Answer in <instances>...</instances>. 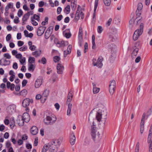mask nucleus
I'll use <instances>...</instances> for the list:
<instances>
[{"label":"nucleus","mask_w":152,"mask_h":152,"mask_svg":"<svg viewBox=\"0 0 152 152\" xmlns=\"http://www.w3.org/2000/svg\"><path fill=\"white\" fill-rule=\"evenodd\" d=\"M143 24L141 23L140 26L139 28L137 29L134 32L133 37V39L134 40H137L141 35L143 31Z\"/></svg>","instance_id":"1"},{"label":"nucleus","mask_w":152,"mask_h":152,"mask_svg":"<svg viewBox=\"0 0 152 152\" xmlns=\"http://www.w3.org/2000/svg\"><path fill=\"white\" fill-rule=\"evenodd\" d=\"M56 118L54 115H52L51 116H48L44 119V122L47 125H52L56 121Z\"/></svg>","instance_id":"2"},{"label":"nucleus","mask_w":152,"mask_h":152,"mask_svg":"<svg viewBox=\"0 0 152 152\" xmlns=\"http://www.w3.org/2000/svg\"><path fill=\"white\" fill-rule=\"evenodd\" d=\"M59 141L58 140H53L52 142L48 143L47 145L48 148L51 152H54L56 147L57 145H59Z\"/></svg>","instance_id":"3"},{"label":"nucleus","mask_w":152,"mask_h":152,"mask_svg":"<svg viewBox=\"0 0 152 152\" xmlns=\"http://www.w3.org/2000/svg\"><path fill=\"white\" fill-rule=\"evenodd\" d=\"M33 102L32 99H31L28 98L25 99L22 102V105L25 107L26 108V111L29 110L27 107L29 105L30 102L32 103Z\"/></svg>","instance_id":"4"},{"label":"nucleus","mask_w":152,"mask_h":152,"mask_svg":"<svg viewBox=\"0 0 152 152\" xmlns=\"http://www.w3.org/2000/svg\"><path fill=\"white\" fill-rule=\"evenodd\" d=\"M115 86V81L114 80L112 81L109 86V91L110 94L112 95L114 93Z\"/></svg>","instance_id":"5"},{"label":"nucleus","mask_w":152,"mask_h":152,"mask_svg":"<svg viewBox=\"0 0 152 152\" xmlns=\"http://www.w3.org/2000/svg\"><path fill=\"white\" fill-rule=\"evenodd\" d=\"M145 113H144L143 114L140 125V132L142 134L144 130V124L145 123Z\"/></svg>","instance_id":"6"},{"label":"nucleus","mask_w":152,"mask_h":152,"mask_svg":"<svg viewBox=\"0 0 152 152\" xmlns=\"http://www.w3.org/2000/svg\"><path fill=\"white\" fill-rule=\"evenodd\" d=\"M46 28V27L40 26L38 28L37 31V35L38 36H41L44 33Z\"/></svg>","instance_id":"7"},{"label":"nucleus","mask_w":152,"mask_h":152,"mask_svg":"<svg viewBox=\"0 0 152 152\" xmlns=\"http://www.w3.org/2000/svg\"><path fill=\"white\" fill-rule=\"evenodd\" d=\"M109 48L110 49L111 52H112L113 51L114 53V54H113V56L112 55H111V56L113 57L112 59L114 60L115 57V54L116 49V47L114 44H111L109 45Z\"/></svg>","instance_id":"8"},{"label":"nucleus","mask_w":152,"mask_h":152,"mask_svg":"<svg viewBox=\"0 0 152 152\" xmlns=\"http://www.w3.org/2000/svg\"><path fill=\"white\" fill-rule=\"evenodd\" d=\"M96 132V127L93 124V125L91 126V134L93 139L94 140Z\"/></svg>","instance_id":"9"},{"label":"nucleus","mask_w":152,"mask_h":152,"mask_svg":"<svg viewBox=\"0 0 152 152\" xmlns=\"http://www.w3.org/2000/svg\"><path fill=\"white\" fill-rule=\"evenodd\" d=\"M57 72L58 74H62L64 69V67L61 64L58 63L57 66Z\"/></svg>","instance_id":"10"},{"label":"nucleus","mask_w":152,"mask_h":152,"mask_svg":"<svg viewBox=\"0 0 152 152\" xmlns=\"http://www.w3.org/2000/svg\"><path fill=\"white\" fill-rule=\"evenodd\" d=\"M17 122L18 124L20 126H22L24 125V121L21 115L18 116L17 119Z\"/></svg>","instance_id":"11"},{"label":"nucleus","mask_w":152,"mask_h":152,"mask_svg":"<svg viewBox=\"0 0 152 152\" xmlns=\"http://www.w3.org/2000/svg\"><path fill=\"white\" fill-rule=\"evenodd\" d=\"M49 94L48 90H45L43 92L42 96L43 99H41V101L42 103H44L46 100L47 97L48 96Z\"/></svg>","instance_id":"12"},{"label":"nucleus","mask_w":152,"mask_h":152,"mask_svg":"<svg viewBox=\"0 0 152 152\" xmlns=\"http://www.w3.org/2000/svg\"><path fill=\"white\" fill-rule=\"evenodd\" d=\"M7 110L9 113L11 114L15 111L16 110L15 105L14 104L10 105L7 107Z\"/></svg>","instance_id":"13"},{"label":"nucleus","mask_w":152,"mask_h":152,"mask_svg":"<svg viewBox=\"0 0 152 152\" xmlns=\"http://www.w3.org/2000/svg\"><path fill=\"white\" fill-rule=\"evenodd\" d=\"M42 79L41 77L37 78L35 81V87L36 88H39L42 83Z\"/></svg>","instance_id":"14"},{"label":"nucleus","mask_w":152,"mask_h":152,"mask_svg":"<svg viewBox=\"0 0 152 152\" xmlns=\"http://www.w3.org/2000/svg\"><path fill=\"white\" fill-rule=\"evenodd\" d=\"M10 63V61L7 60L4 58H1L0 60V65L2 66L9 65Z\"/></svg>","instance_id":"15"},{"label":"nucleus","mask_w":152,"mask_h":152,"mask_svg":"<svg viewBox=\"0 0 152 152\" xmlns=\"http://www.w3.org/2000/svg\"><path fill=\"white\" fill-rule=\"evenodd\" d=\"M102 57H100L99 58L96 62L95 63V64H94V66H96L99 68L101 67L103 65L102 63Z\"/></svg>","instance_id":"16"},{"label":"nucleus","mask_w":152,"mask_h":152,"mask_svg":"<svg viewBox=\"0 0 152 152\" xmlns=\"http://www.w3.org/2000/svg\"><path fill=\"white\" fill-rule=\"evenodd\" d=\"M70 32L69 29H67L63 31V34L64 36L67 38H69L71 36V34Z\"/></svg>","instance_id":"17"},{"label":"nucleus","mask_w":152,"mask_h":152,"mask_svg":"<svg viewBox=\"0 0 152 152\" xmlns=\"http://www.w3.org/2000/svg\"><path fill=\"white\" fill-rule=\"evenodd\" d=\"M76 138L73 133H72L70 136V142L72 145H73L75 143Z\"/></svg>","instance_id":"18"},{"label":"nucleus","mask_w":152,"mask_h":152,"mask_svg":"<svg viewBox=\"0 0 152 152\" xmlns=\"http://www.w3.org/2000/svg\"><path fill=\"white\" fill-rule=\"evenodd\" d=\"M23 119L25 122L27 123L30 120V116L27 113H24L22 116Z\"/></svg>","instance_id":"19"},{"label":"nucleus","mask_w":152,"mask_h":152,"mask_svg":"<svg viewBox=\"0 0 152 152\" xmlns=\"http://www.w3.org/2000/svg\"><path fill=\"white\" fill-rule=\"evenodd\" d=\"M31 132L33 135H35L38 132V129L37 127L35 126H33L31 129Z\"/></svg>","instance_id":"20"},{"label":"nucleus","mask_w":152,"mask_h":152,"mask_svg":"<svg viewBox=\"0 0 152 152\" xmlns=\"http://www.w3.org/2000/svg\"><path fill=\"white\" fill-rule=\"evenodd\" d=\"M116 35L117 34H110L109 35V39L112 42L115 41V39H116Z\"/></svg>","instance_id":"21"},{"label":"nucleus","mask_w":152,"mask_h":152,"mask_svg":"<svg viewBox=\"0 0 152 152\" xmlns=\"http://www.w3.org/2000/svg\"><path fill=\"white\" fill-rule=\"evenodd\" d=\"M73 95L70 92H69L67 96L66 103L68 104L72 101L73 98Z\"/></svg>","instance_id":"22"},{"label":"nucleus","mask_w":152,"mask_h":152,"mask_svg":"<svg viewBox=\"0 0 152 152\" xmlns=\"http://www.w3.org/2000/svg\"><path fill=\"white\" fill-rule=\"evenodd\" d=\"M35 65L33 64H28V70L30 71L33 72L35 68Z\"/></svg>","instance_id":"23"},{"label":"nucleus","mask_w":152,"mask_h":152,"mask_svg":"<svg viewBox=\"0 0 152 152\" xmlns=\"http://www.w3.org/2000/svg\"><path fill=\"white\" fill-rule=\"evenodd\" d=\"M30 15V12H29L25 14L22 18V20L23 22L26 21Z\"/></svg>","instance_id":"24"},{"label":"nucleus","mask_w":152,"mask_h":152,"mask_svg":"<svg viewBox=\"0 0 152 152\" xmlns=\"http://www.w3.org/2000/svg\"><path fill=\"white\" fill-rule=\"evenodd\" d=\"M101 138V136H100V135L99 134V132L98 133V135H96V134L95 136V139L94 140L93 139L94 141L95 142H98L99 141Z\"/></svg>","instance_id":"25"},{"label":"nucleus","mask_w":152,"mask_h":152,"mask_svg":"<svg viewBox=\"0 0 152 152\" xmlns=\"http://www.w3.org/2000/svg\"><path fill=\"white\" fill-rule=\"evenodd\" d=\"M81 14V11H79L78 10H77L76 13L75 19L78 20L80 17Z\"/></svg>","instance_id":"26"},{"label":"nucleus","mask_w":152,"mask_h":152,"mask_svg":"<svg viewBox=\"0 0 152 152\" xmlns=\"http://www.w3.org/2000/svg\"><path fill=\"white\" fill-rule=\"evenodd\" d=\"M41 54V50L36 51L32 53V55L35 56L36 57L39 56Z\"/></svg>","instance_id":"27"},{"label":"nucleus","mask_w":152,"mask_h":152,"mask_svg":"<svg viewBox=\"0 0 152 152\" xmlns=\"http://www.w3.org/2000/svg\"><path fill=\"white\" fill-rule=\"evenodd\" d=\"M102 114L100 113V112H98L96 114V118L98 122H100L101 120V119L102 118Z\"/></svg>","instance_id":"28"},{"label":"nucleus","mask_w":152,"mask_h":152,"mask_svg":"<svg viewBox=\"0 0 152 152\" xmlns=\"http://www.w3.org/2000/svg\"><path fill=\"white\" fill-rule=\"evenodd\" d=\"M72 104L70 103H69L68 104V109L67 110V115H69L70 114L71 110L72 107Z\"/></svg>","instance_id":"29"},{"label":"nucleus","mask_w":152,"mask_h":152,"mask_svg":"<svg viewBox=\"0 0 152 152\" xmlns=\"http://www.w3.org/2000/svg\"><path fill=\"white\" fill-rule=\"evenodd\" d=\"M58 47H63L65 46V42L64 41H59L57 44Z\"/></svg>","instance_id":"30"},{"label":"nucleus","mask_w":152,"mask_h":152,"mask_svg":"<svg viewBox=\"0 0 152 152\" xmlns=\"http://www.w3.org/2000/svg\"><path fill=\"white\" fill-rule=\"evenodd\" d=\"M139 49L137 48H136L132 51V57L133 56H137V53L138 52Z\"/></svg>","instance_id":"31"},{"label":"nucleus","mask_w":152,"mask_h":152,"mask_svg":"<svg viewBox=\"0 0 152 152\" xmlns=\"http://www.w3.org/2000/svg\"><path fill=\"white\" fill-rule=\"evenodd\" d=\"M29 64H33L35 62V58L34 57H30L28 60Z\"/></svg>","instance_id":"32"},{"label":"nucleus","mask_w":152,"mask_h":152,"mask_svg":"<svg viewBox=\"0 0 152 152\" xmlns=\"http://www.w3.org/2000/svg\"><path fill=\"white\" fill-rule=\"evenodd\" d=\"M70 6L69 5H68L64 9V12L66 14H68L70 11Z\"/></svg>","instance_id":"33"},{"label":"nucleus","mask_w":152,"mask_h":152,"mask_svg":"<svg viewBox=\"0 0 152 152\" xmlns=\"http://www.w3.org/2000/svg\"><path fill=\"white\" fill-rule=\"evenodd\" d=\"M152 135L149 134L148 138V142L150 144H152Z\"/></svg>","instance_id":"34"},{"label":"nucleus","mask_w":152,"mask_h":152,"mask_svg":"<svg viewBox=\"0 0 152 152\" xmlns=\"http://www.w3.org/2000/svg\"><path fill=\"white\" fill-rule=\"evenodd\" d=\"M100 89L99 88L95 87L93 88V93L94 94L98 93Z\"/></svg>","instance_id":"35"},{"label":"nucleus","mask_w":152,"mask_h":152,"mask_svg":"<svg viewBox=\"0 0 152 152\" xmlns=\"http://www.w3.org/2000/svg\"><path fill=\"white\" fill-rule=\"evenodd\" d=\"M27 93V91L26 90L23 89L22 90L20 93V94L21 95L23 96H26Z\"/></svg>","instance_id":"36"},{"label":"nucleus","mask_w":152,"mask_h":152,"mask_svg":"<svg viewBox=\"0 0 152 152\" xmlns=\"http://www.w3.org/2000/svg\"><path fill=\"white\" fill-rule=\"evenodd\" d=\"M51 34V32H48L47 31H46L45 34V38L46 39H48L50 36Z\"/></svg>","instance_id":"37"},{"label":"nucleus","mask_w":152,"mask_h":152,"mask_svg":"<svg viewBox=\"0 0 152 152\" xmlns=\"http://www.w3.org/2000/svg\"><path fill=\"white\" fill-rule=\"evenodd\" d=\"M47 145H45L43 148L42 152H46L49 149Z\"/></svg>","instance_id":"38"},{"label":"nucleus","mask_w":152,"mask_h":152,"mask_svg":"<svg viewBox=\"0 0 152 152\" xmlns=\"http://www.w3.org/2000/svg\"><path fill=\"white\" fill-rule=\"evenodd\" d=\"M104 4L107 6H110L111 3L110 0H107V1H103Z\"/></svg>","instance_id":"39"},{"label":"nucleus","mask_w":152,"mask_h":152,"mask_svg":"<svg viewBox=\"0 0 152 152\" xmlns=\"http://www.w3.org/2000/svg\"><path fill=\"white\" fill-rule=\"evenodd\" d=\"M27 46L25 45L23 46L20 48L19 50L20 51H24L27 50Z\"/></svg>","instance_id":"40"},{"label":"nucleus","mask_w":152,"mask_h":152,"mask_svg":"<svg viewBox=\"0 0 152 152\" xmlns=\"http://www.w3.org/2000/svg\"><path fill=\"white\" fill-rule=\"evenodd\" d=\"M34 18H31V23L33 25H34V26H36L38 25V23L36 21H35L34 20Z\"/></svg>","instance_id":"41"},{"label":"nucleus","mask_w":152,"mask_h":152,"mask_svg":"<svg viewBox=\"0 0 152 152\" xmlns=\"http://www.w3.org/2000/svg\"><path fill=\"white\" fill-rule=\"evenodd\" d=\"M139 143L138 142L137 143L135 148V152H139Z\"/></svg>","instance_id":"42"},{"label":"nucleus","mask_w":152,"mask_h":152,"mask_svg":"<svg viewBox=\"0 0 152 152\" xmlns=\"http://www.w3.org/2000/svg\"><path fill=\"white\" fill-rule=\"evenodd\" d=\"M60 59V58L58 56H55L53 57V61L55 62H58Z\"/></svg>","instance_id":"43"},{"label":"nucleus","mask_w":152,"mask_h":152,"mask_svg":"<svg viewBox=\"0 0 152 152\" xmlns=\"http://www.w3.org/2000/svg\"><path fill=\"white\" fill-rule=\"evenodd\" d=\"M32 18L38 21L40 20L39 16L36 14H34L33 17Z\"/></svg>","instance_id":"44"},{"label":"nucleus","mask_w":152,"mask_h":152,"mask_svg":"<svg viewBox=\"0 0 152 152\" xmlns=\"http://www.w3.org/2000/svg\"><path fill=\"white\" fill-rule=\"evenodd\" d=\"M143 5L141 3H139L137 5V10H141L142 8Z\"/></svg>","instance_id":"45"},{"label":"nucleus","mask_w":152,"mask_h":152,"mask_svg":"<svg viewBox=\"0 0 152 152\" xmlns=\"http://www.w3.org/2000/svg\"><path fill=\"white\" fill-rule=\"evenodd\" d=\"M148 110L150 111V113L149 114L147 115H145V119H147L149 116L151 115L152 113V107Z\"/></svg>","instance_id":"46"},{"label":"nucleus","mask_w":152,"mask_h":152,"mask_svg":"<svg viewBox=\"0 0 152 152\" xmlns=\"http://www.w3.org/2000/svg\"><path fill=\"white\" fill-rule=\"evenodd\" d=\"M23 12L21 9H19L18 13V17H20L23 15Z\"/></svg>","instance_id":"47"},{"label":"nucleus","mask_w":152,"mask_h":152,"mask_svg":"<svg viewBox=\"0 0 152 152\" xmlns=\"http://www.w3.org/2000/svg\"><path fill=\"white\" fill-rule=\"evenodd\" d=\"M102 31L103 29L102 27L101 26H98L97 28L98 32L99 33H101L102 32Z\"/></svg>","instance_id":"48"},{"label":"nucleus","mask_w":152,"mask_h":152,"mask_svg":"<svg viewBox=\"0 0 152 152\" xmlns=\"http://www.w3.org/2000/svg\"><path fill=\"white\" fill-rule=\"evenodd\" d=\"M72 48V46L71 45H69L67 48V51L68 52V53H70L71 52V50Z\"/></svg>","instance_id":"49"},{"label":"nucleus","mask_w":152,"mask_h":152,"mask_svg":"<svg viewBox=\"0 0 152 152\" xmlns=\"http://www.w3.org/2000/svg\"><path fill=\"white\" fill-rule=\"evenodd\" d=\"M88 49V44L87 42H86L85 44L84 45V53H86V50Z\"/></svg>","instance_id":"50"},{"label":"nucleus","mask_w":152,"mask_h":152,"mask_svg":"<svg viewBox=\"0 0 152 152\" xmlns=\"http://www.w3.org/2000/svg\"><path fill=\"white\" fill-rule=\"evenodd\" d=\"M36 99L37 100H39L40 99H41V100L43 99V98H42V96L40 94H38L36 95Z\"/></svg>","instance_id":"51"},{"label":"nucleus","mask_w":152,"mask_h":152,"mask_svg":"<svg viewBox=\"0 0 152 152\" xmlns=\"http://www.w3.org/2000/svg\"><path fill=\"white\" fill-rule=\"evenodd\" d=\"M4 56L6 58L10 59L11 58V56L8 53H6L4 54Z\"/></svg>","instance_id":"52"},{"label":"nucleus","mask_w":152,"mask_h":152,"mask_svg":"<svg viewBox=\"0 0 152 152\" xmlns=\"http://www.w3.org/2000/svg\"><path fill=\"white\" fill-rule=\"evenodd\" d=\"M28 137V136L26 134H24L22 136V139L23 140H25L27 139Z\"/></svg>","instance_id":"53"},{"label":"nucleus","mask_w":152,"mask_h":152,"mask_svg":"<svg viewBox=\"0 0 152 152\" xmlns=\"http://www.w3.org/2000/svg\"><path fill=\"white\" fill-rule=\"evenodd\" d=\"M53 26H50L48 28L46 31L52 33L51 31L53 30Z\"/></svg>","instance_id":"54"},{"label":"nucleus","mask_w":152,"mask_h":152,"mask_svg":"<svg viewBox=\"0 0 152 152\" xmlns=\"http://www.w3.org/2000/svg\"><path fill=\"white\" fill-rule=\"evenodd\" d=\"M41 61L43 64H45L46 63V59L45 57H43L41 59Z\"/></svg>","instance_id":"55"},{"label":"nucleus","mask_w":152,"mask_h":152,"mask_svg":"<svg viewBox=\"0 0 152 152\" xmlns=\"http://www.w3.org/2000/svg\"><path fill=\"white\" fill-rule=\"evenodd\" d=\"M25 61L26 58L24 57L23 58H21L20 60V62L22 64H23V63L25 62Z\"/></svg>","instance_id":"56"},{"label":"nucleus","mask_w":152,"mask_h":152,"mask_svg":"<svg viewBox=\"0 0 152 152\" xmlns=\"http://www.w3.org/2000/svg\"><path fill=\"white\" fill-rule=\"evenodd\" d=\"M38 138L37 137H36L35 139L34 145V146H37L38 145Z\"/></svg>","instance_id":"57"},{"label":"nucleus","mask_w":152,"mask_h":152,"mask_svg":"<svg viewBox=\"0 0 152 152\" xmlns=\"http://www.w3.org/2000/svg\"><path fill=\"white\" fill-rule=\"evenodd\" d=\"M27 83V81L26 80H24L22 82V86L24 87L25 86Z\"/></svg>","instance_id":"58"},{"label":"nucleus","mask_w":152,"mask_h":152,"mask_svg":"<svg viewBox=\"0 0 152 152\" xmlns=\"http://www.w3.org/2000/svg\"><path fill=\"white\" fill-rule=\"evenodd\" d=\"M36 48V47L34 45H32L31 46H30L29 47V49L31 51H34L35 50Z\"/></svg>","instance_id":"59"},{"label":"nucleus","mask_w":152,"mask_h":152,"mask_svg":"<svg viewBox=\"0 0 152 152\" xmlns=\"http://www.w3.org/2000/svg\"><path fill=\"white\" fill-rule=\"evenodd\" d=\"M11 35L10 34H8L6 37V41H9L11 39Z\"/></svg>","instance_id":"60"},{"label":"nucleus","mask_w":152,"mask_h":152,"mask_svg":"<svg viewBox=\"0 0 152 152\" xmlns=\"http://www.w3.org/2000/svg\"><path fill=\"white\" fill-rule=\"evenodd\" d=\"M62 10V8L60 7H58L57 9V13L58 14H60Z\"/></svg>","instance_id":"61"},{"label":"nucleus","mask_w":152,"mask_h":152,"mask_svg":"<svg viewBox=\"0 0 152 152\" xmlns=\"http://www.w3.org/2000/svg\"><path fill=\"white\" fill-rule=\"evenodd\" d=\"M112 21V19L111 18H110L107 21V22L106 23V25H107L108 26H109Z\"/></svg>","instance_id":"62"},{"label":"nucleus","mask_w":152,"mask_h":152,"mask_svg":"<svg viewBox=\"0 0 152 152\" xmlns=\"http://www.w3.org/2000/svg\"><path fill=\"white\" fill-rule=\"evenodd\" d=\"M24 44V42H23L19 41L18 42V45L19 47H20L22 46Z\"/></svg>","instance_id":"63"},{"label":"nucleus","mask_w":152,"mask_h":152,"mask_svg":"<svg viewBox=\"0 0 152 152\" xmlns=\"http://www.w3.org/2000/svg\"><path fill=\"white\" fill-rule=\"evenodd\" d=\"M14 22L15 23H18L19 22V18L17 16H16L15 18L14 19Z\"/></svg>","instance_id":"64"}]
</instances>
